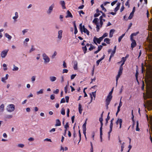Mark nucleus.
<instances>
[{
	"label": "nucleus",
	"mask_w": 152,
	"mask_h": 152,
	"mask_svg": "<svg viewBox=\"0 0 152 152\" xmlns=\"http://www.w3.org/2000/svg\"><path fill=\"white\" fill-rule=\"evenodd\" d=\"M65 99H64V98H62L61 99V102H60V103H64L65 102Z\"/></svg>",
	"instance_id": "obj_62"
},
{
	"label": "nucleus",
	"mask_w": 152,
	"mask_h": 152,
	"mask_svg": "<svg viewBox=\"0 0 152 152\" xmlns=\"http://www.w3.org/2000/svg\"><path fill=\"white\" fill-rule=\"evenodd\" d=\"M18 147L20 148H23L24 146V145L23 144H19L18 145Z\"/></svg>",
	"instance_id": "obj_40"
},
{
	"label": "nucleus",
	"mask_w": 152,
	"mask_h": 152,
	"mask_svg": "<svg viewBox=\"0 0 152 152\" xmlns=\"http://www.w3.org/2000/svg\"><path fill=\"white\" fill-rule=\"evenodd\" d=\"M49 79H50V80L51 82H53L55 81L56 80L57 78L56 77H55V76H51L50 77Z\"/></svg>",
	"instance_id": "obj_14"
},
{
	"label": "nucleus",
	"mask_w": 152,
	"mask_h": 152,
	"mask_svg": "<svg viewBox=\"0 0 152 152\" xmlns=\"http://www.w3.org/2000/svg\"><path fill=\"white\" fill-rule=\"evenodd\" d=\"M84 7V5H81V6H80L78 7V9H83V8Z\"/></svg>",
	"instance_id": "obj_64"
},
{
	"label": "nucleus",
	"mask_w": 152,
	"mask_h": 152,
	"mask_svg": "<svg viewBox=\"0 0 152 152\" xmlns=\"http://www.w3.org/2000/svg\"><path fill=\"white\" fill-rule=\"evenodd\" d=\"M117 1V0L115 1H113V2H112L111 3V5L112 6H113L114 4H115L116 3Z\"/></svg>",
	"instance_id": "obj_55"
},
{
	"label": "nucleus",
	"mask_w": 152,
	"mask_h": 152,
	"mask_svg": "<svg viewBox=\"0 0 152 152\" xmlns=\"http://www.w3.org/2000/svg\"><path fill=\"white\" fill-rule=\"evenodd\" d=\"M54 5V4H52L49 7L47 11V13L48 15H50L52 12Z\"/></svg>",
	"instance_id": "obj_6"
},
{
	"label": "nucleus",
	"mask_w": 152,
	"mask_h": 152,
	"mask_svg": "<svg viewBox=\"0 0 152 152\" xmlns=\"http://www.w3.org/2000/svg\"><path fill=\"white\" fill-rule=\"evenodd\" d=\"M86 120L85 123L83 124L82 126V128L83 130V133L85 137H86Z\"/></svg>",
	"instance_id": "obj_7"
},
{
	"label": "nucleus",
	"mask_w": 152,
	"mask_h": 152,
	"mask_svg": "<svg viewBox=\"0 0 152 152\" xmlns=\"http://www.w3.org/2000/svg\"><path fill=\"white\" fill-rule=\"evenodd\" d=\"M108 36V34L107 33H105L103 34V35L102 36L104 38V37H107Z\"/></svg>",
	"instance_id": "obj_56"
},
{
	"label": "nucleus",
	"mask_w": 152,
	"mask_h": 152,
	"mask_svg": "<svg viewBox=\"0 0 152 152\" xmlns=\"http://www.w3.org/2000/svg\"><path fill=\"white\" fill-rule=\"evenodd\" d=\"M59 91V89H56V91H53V93L54 94H58Z\"/></svg>",
	"instance_id": "obj_50"
},
{
	"label": "nucleus",
	"mask_w": 152,
	"mask_h": 152,
	"mask_svg": "<svg viewBox=\"0 0 152 152\" xmlns=\"http://www.w3.org/2000/svg\"><path fill=\"white\" fill-rule=\"evenodd\" d=\"M126 60V58H124V57H123L122 58V60L121 61H120V62H118V63H120L122 62V61H123V62L125 63V61Z\"/></svg>",
	"instance_id": "obj_45"
},
{
	"label": "nucleus",
	"mask_w": 152,
	"mask_h": 152,
	"mask_svg": "<svg viewBox=\"0 0 152 152\" xmlns=\"http://www.w3.org/2000/svg\"><path fill=\"white\" fill-rule=\"evenodd\" d=\"M13 68L12 69L13 71H16L18 70L19 68L18 67L16 66L15 65H13Z\"/></svg>",
	"instance_id": "obj_30"
},
{
	"label": "nucleus",
	"mask_w": 152,
	"mask_h": 152,
	"mask_svg": "<svg viewBox=\"0 0 152 152\" xmlns=\"http://www.w3.org/2000/svg\"><path fill=\"white\" fill-rule=\"evenodd\" d=\"M119 122L120 124V127L119 128L120 129L121 128L122 124V120L121 119H118V121H117V123Z\"/></svg>",
	"instance_id": "obj_26"
},
{
	"label": "nucleus",
	"mask_w": 152,
	"mask_h": 152,
	"mask_svg": "<svg viewBox=\"0 0 152 152\" xmlns=\"http://www.w3.org/2000/svg\"><path fill=\"white\" fill-rule=\"evenodd\" d=\"M115 51H112V53H111V55L110 56V58H112L114 56V55L115 53Z\"/></svg>",
	"instance_id": "obj_46"
},
{
	"label": "nucleus",
	"mask_w": 152,
	"mask_h": 152,
	"mask_svg": "<svg viewBox=\"0 0 152 152\" xmlns=\"http://www.w3.org/2000/svg\"><path fill=\"white\" fill-rule=\"evenodd\" d=\"M5 37L7 38L9 40L11 39L12 38L11 36L9 35L7 33L5 34Z\"/></svg>",
	"instance_id": "obj_24"
},
{
	"label": "nucleus",
	"mask_w": 152,
	"mask_h": 152,
	"mask_svg": "<svg viewBox=\"0 0 152 152\" xmlns=\"http://www.w3.org/2000/svg\"><path fill=\"white\" fill-rule=\"evenodd\" d=\"M7 79H6V78L5 77H3L1 78V80L2 82L5 83L6 81H5Z\"/></svg>",
	"instance_id": "obj_54"
},
{
	"label": "nucleus",
	"mask_w": 152,
	"mask_h": 152,
	"mask_svg": "<svg viewBox=\"0 0 152 152\" xmlns=\"http://www.w3.org/2000/svg\"><path fill=\"white\" fill-rule=\"evenodd\" d=\"M136 130V131H139L140 130V129L139 128V123L138 121H137V125Z\"/></svg>",
	"instance_id": "obj_37"
},
{
	"label": "nucleus",
	"mask_w": 152,
	"mask_h": 152,
	"mask_svg": "<svg viewBox=\"0 0 152 152\" xmlns=\"http://www.w3.org/2000/svg\"><path fill=\"white\" fill-rule=\"evenodd\" d=\"M112 128H113L112 127L110 126V130L109 132H108V138H109V140H110V133L112 131Z\"/></svg>",
	"instance_id": "obj_35"
},
{
	"label": "nucleus",
	"mask_w": 152,
	"mask_h": 152,
	"mask_svg": "<svg viewBox=\"0 0 152 152\" xmlns=\"http://www.w3.org/2000/svg\"><path fill=\"white\" fill-rule=\"evenodd\" d=\"M80 29V31L82 33L83 29V31L85 33H86L87 35H89V31L86 28H85L84 26H82V24L80 23L79 25Z\"/></svg>",
	"instance_id": "obj_2"
},
{
	"label": "nucleus",
	"mask_w": 152,
	"mask_h": 152,
	"mask_svg": "<svg viewBox=\"0 0 152 152\" xmlns=\"http://www.w3.org/2000/svg\"><path fill=\"white\" fill-rule=\"evenodd\" d=\"M121 74H122L121 73H119L118 72V74L117 75L116 77V85L118 83V80Z\"/></svg>",
	"instance_id": "obj_23"
},
{
	"label": "nucleus",
	"mask_w": 152,
	"mask_h": 152,
	"mask_svg": "<svg viewBox=\"0 0 152 152\" xmlns=\"http://www.w3.org/2000/svg\"><path fill=\"white\" fill-rule=\"evenodd\" d=\"M4 106L3 104H2L0 106V112H3L4 110Z\"/></svg>",
	"instance_id": "obj_25"
},
{
	"label": "nucleus",
	"mask_w": 152,
	"mask_h": 152,
	"mask_svg": "<svg viewBox=\"0 0 152 152\" xmlns=\"http://www.w3.org/2000/svg\"><path fill=\"white\" fill-rule=\"evenodd\" d=\"M113 120H114L113 118H112L111 120V121H110V126L112 127H113Z\"/></svg>",
	"instance_id": "obj_48"
},
{
	"label": "nucleus",
	"mask_w": 152,
	"mask_h": 152,
	"mask_svg": "<svg viewBox=\"0 0 152 152\" xmlns=\"http://www.w3.org/2000/svg\"><path fill=\"white\" fill-rule=\"evenodd\" d=\"M100 15V13H95L94 15V17H96L99 16Z\"/></svg>",
	"instance_id": "obj_44"
},
{
	"label": "nucleus",
	"mask_w": 152,
	"mask_h": 152,
	"mask_svg": "<svg viewBox=\"0 0 152 152\" xmlns=\"http://www.w3.org/2000/svg\"><path fill=\"white\" fill-rule=\"evenodd\" d=\"M65 98L66 100V102L68 103L69 102V97L68 96H66L65 97Z\"/></svg>",
	"instance_id": "obj_59"
},
{
	"label": "nucleus",
	"mask_w": 152,
	"mask_h": 152,
	"mask_svg": "<svg viewBox=\"0 0 152 152\" xmlns=\"http://www.w3.org/2000/svg\"><path fill=\"white\" fill-rule=\"evenodd\" d=\"M139 33V32H137L136 33H134L130 35V39H131V38H132L133 37L136 36L137 34H138Z\"/></svg>",
	"instance_id": "obj_29"
},
{
	"label": "nucleus",
	"mask_w": 152,
	"mask_h": 152,
	"mask_svg": "<svg viewBox=\"0 0 152 152\" xmlns=\"http://www.w3.org/2000/svg\"><path fill=\"white\" fill-rule=\"evenodd\" d=\"M43 58L44 60L45 63H49L50 60V58L45 53H43L42 54Z\"/></svg>",
	"instance_id": "obj_4"
},
{
	"label": "nucleus",
	"mask_w": 152,
	"mask_h": 152,
	"mask_svg": "<svg viewBox=\"0 0 152 152\" xmlns=\"http://www.w3.org/2000/svg\"><path fill=\"white\" fill-rule=\"evenodd\" d=\"M130 39L132 42L131 47L132 49H133V48L136 46V43L135 41L133 39V38H131Z\"/></svg>",
	"instance_id": "obj_10"
},
{
	"label": "nucleus",
	"mask_w": 152,
	"mask_h": 152,
	"mask_svg": "<svg viewBox=\"0 0 152 152\" xmlns=\"http://www.w3.org/2000/svg\"><path fill=\"white\" fill-rule=\"evenodd\" d=\"M61 125V123L59 120L58 119L56 120V124L55 126H60Z\"/></svg>",
	"instance_id": "obj_21"
},
{
	"label": "nucleus",
	"mask_w": 152,
	"mask_h": 152,
	"mask_svg": "<svg viewBox=\"0 0 152 152\" xmlns=\"http://www.w3.org/2000/svg\"><path fill=\"white\" fill-rule=\"evenodd\" d=\"M63 31L62 30H59L58 31V38L60 40L61 39L62 37V34Z\"/></svg>",
	"instance_id": "obj_13"
},
{
	"label": "nucleus",
	"mask_w": 152,
	"mask_h": 152,
	"mask_svg": "<svg viewBox=\"0 0 152 152\" xmlns=\"http://www.w3.org/2000/svg\"><path fill=\"white\" fill-rule=\"evenodd\" d=\"M73 68L75 70L77 69V61H75L74 62Z\"/></svg>",
	"instance_id": "obj_17"
},
{
	"label": "nucleus",
	"mask_w": 152,
	"mask_h": 152,
	"mask_svg": "<svg viewBox=\"0 0 152 152\" xmlns=\"http://www.w3.org/2000/svg\"><path fill=\"white\" fill-rule=\"evenodd\" d=\"M15 16L12 17V19L14 20V21L15 22L17 21V19L18 18V13L17 12H16L15 13Z\"/></svg>",
	"instance_id": "obj_11"
},
{
	"label": "nucleus",
	"mask_w": 152,
	"mask_h": 152,
	"mask_svg": "<svg viewBox=\"0 0 152 152\" xmlns=\"http://www.w3.org/2000/svg\"><path fill=\"white\" fill-rule=\"evenodd\" d=\"M110 40L107 38H106L104 39V41L106 42L107 44H109L110 43Z\"/></svg>",
	"instance_id": "obj_31"
},
{
	"label": "nucleus",
	"mask_w": 152,
	"mask_h": 152,
	"mask_svg": "<svg viewBox=\"0 0 152 152\" xmlns=\"http://www.w3.org/2000/svg\"><path fill=\"white\" fill-rule=\"evenodd\" d=\"M31 47H32L29 50V52L30 53L32 51H34L35 50V48H34V47L33 45H32L31 46Z\"/></svg>",
	"instance_id": "obj_43"
},
{
	"label": "nucleus",
	"mask_w": 152,
	"mask_h": 152,
	"mask_svg": "<svg viewBox=\"0 0 152 152\" xmlns=\"http://www.w3.org/2000/svg\"><path fill=\"white\" fill-rule=\"evenodd\" d=\"M102 8V10L104 11V12L106 11V9L104 7V5L103 4H102L100 6Z\"/></svg>",
	"instance_id": "obj_39"
},
{
	"label": "nucleus",
	"mask_w": 152,
	"mask_h": 152,
	"mask_svg": "<svg viewBox=\"0 0 152 152\" xmlns=\"http://www.w3.org/2000/svg\"><path fill=\"white\" fill-rule=\"evenodd\" d=\"M60 4L62 6L63 9H65L66 7H65V3L64 1H61L60 2Z\"/></svg>",
	"instance_id": "obj_18"
},
{
	"label": "nucleus",
	"mask_w": 152,
	"mask_h": 152,
	"mask_svg": "<svg viewBox=\"0 0 152 152\" xmlns=\"http://www.w3.org/2000/svg\"><path fill=\"white\" fill-rule=\"evenodd\" d=\"M95 47L93 45H92L90 44V48H89V50L90 51H91L93 50V49H95Z\"/></svg>",
	"instance_id": "obj_33"
},
{
	"label": "nucleus",
	"mask_w": 152,
	"mask_h": 152,
	"mask_svg": "<svg viewBox=\"0 0 152 152\" xmlns=\"http://www.w3.org/2000/svg\"><path fill=\"white\" fill-rule=\"evenodd\" d=\"M102 45H99L98 47V50L99 51L102 49Z\"/></svg>",
	"instance_id": "obj_58"
},
{
	"label": "nucleus",
	"mask_w": 152,
	"mask_h": 152,
	"mask_svg": "<svg viewBox=\"0 0 152 152\" xmlns=\"http://www.w3.org/2000/svg\"><path fill=\"white\" fill-rule=\"evenodd\" d=\"M134 13L131 12L128 17V19L129 20L131 19L134 16Z\"/></svg>",
	"instance_id": "obj_32"
},
{
	"label": "nucleus",
	"mask_w": 152,
	"mask_h": 152,
	"mask_svg": "<svg viewBox=\"0 0 152 152\" xmlns=\"http://www.w3.org/2000/svg\"><path fill=\"white\" fill-rule=\"evenodd\" d=\"M15 110V106L12 104L8 105L7 108V110L9 112H12Z\"/></svg>",
	"instance_id": "obj_3"
},
{
	"label": "nucleus",
	"mask_w": 152,
	"mask_h": 152,
	"mask_svg": "<svg viewBox=\"0 0 152 152\" xmlns=\"http://www.w3.org/2000/svg\"><path fill=\"white\" fill-rule=\"evenodd\" d=\"M28 31V29H25L22 31V33L23 35H24L25 34L27 33Z\"/></svg>",
	"instance_id": "obj_42"
},
{
	"label": "nucleus",
	"mask_w": 152,
	"mask_h": 152,
	"mask_svg": "<svg viewBox=\"0 0 152 152\" xmlns=\"http://www.w3.org/2000/svg\"><path fill=\"white\" fill-rule=\"evenodd\" d=\"M82 49H83V50L84 51V53L85 54L86 53V51L87 50V48L86 47V46H85L84 47H82Z\"/></svg>",
	"instance_id": "obj_34"
},
{
	"label": "nucleus",
	"mask_w": 152,
	"mask_h": 152,
	"mask_svg": "<svg viewBox=\"0 0 152 152\" xmlns=\"http://www.w3.org/2000/svg\"><path fill=\"white\" fill-rule=\"evenodd\" d=\"M68 70L67 69H64L63 71V73H67L68 72Z\"/></svg>",
	"instance_id": "obj_63"
},
{
	"label": "nucleus",
	"mask_w": 152,
	"mask_h": 152,
	"mask_svg": "<svg viewBox=\"0 0 152 152\" xmlns=\"http://www.w3.org/2000/svg\"><path fill=\"white\" fill-rule=\"evenodd\" d=\"M57 53L56 51H55L54 52V53L51 56L52 58H54L55 56L57 55Z\"/></svg>",
	"instance_id": "obj_36"
},
{
	"label": "nucleus",
	"mask_w": 152,
	"mask_h": 152,
	"mask_svg": "<svg viewBox=\"0 0 152 152\" xmlns=\"http://www.w3.org/2000/svg\"><path fill=\"white\" fill-rule=\"evenodd\" d=\"M102 126H101L100 128V134H102Z\"/></svg>",
	"instance_id": "obj_60"
},
{
	"label": "nucleus",
	"mask_w": 152,
	"mask_h": 152,
	"mask_svg": "<svg viewBox=\"0 0 152 152\" xmlns=\"http://www.w3.org/2000/svg\"><path fill=\"white\" fill-rule=\"evenodd\" d=\"M68 83L67 85H66L65 87H64V91L65 93H67V90L68 88Z\"/></svg>",
	"instance_id": "obj_49"
},
{
	"label": "nucleus",
	"mask_w": 152,
	"mask_h": 152,
	"mask_svg": "<svg viewBox=\"0 0 152 152\" xmlns=\"http://www.w3.org/2000/svg\"><path fill=\"white\" fill-rule=\"evenodd\" d=\"M93 41L97 45V43L99 44H100L101 41L99 40V38H97L96 37H95L94 38Z\"/></svg>",
	"instance_id": "obj_12"
},
{
	"label": "nucleus",
	"mask_w": 152,
	"mask_h": 152,
	"mask_svg": "<svg viewBox=\"0 0 152 152\" xmlns=\"http://www.w3.org/2000/svg\"><path fill=\"white\" fill-rule=\"evenodd\" d=\"M76 76V74H73L71 76V80L74 79L75 76Z\"/></svg>",
	"instance_id": "obj_53"
},
{
	"label": "nucleus",
	"mask_w": 152,
	"mask_h": 152,
	"mask_svg": "<svg viewBox=\"0 0 152 152\" xmlns=\"http://www.w3.org/2000/svg\"><path fill=\"white\" fill-rule=\"evenodd\" d=\"M4 31V29L3 28L0 29V39H1L3 37V34L1 32L3 31Z\"/></svg>",
	"instance_id": "obj_38"
},
{
	"label": "nucleus",
	"mask_w": 152,
	"mask_h": 152,
	"mask_svg": "<svg viewBox=\"0 0 152 152\" xmlns=\"http://www.w3.org/2000/svg\"><path fill=\"white\" fill-rule=\"evenodd\" d=\"M9 50L5 49L2 50L0 53V56L2 58H5L7 56Z\"/></svg>",
	"instance_id": "obj_5"
},
{
	"label": "nucleus",
	"mask_w": 152,
	"mask_h": 152,
	"mask_svg": "<svg viewBox=\"0 0 152 152\" xmlns=\"http://www.w3.org/2000/svg\"><path fill=\"white\" fill-rule=\"evenodd\" d=\"M98 21L99 19L97 18H95L93 21V23H95L96 26V29L97 32H98L99 31L100 28V25H99L98 22Z\"/></svg>",
	"instance_id": "obj_1"
},
{
	"label": "nucleus",
	"mask_w": 152,
	"mask_h": 152,
	"mask_svg": "<svg viewBox=\"0 0 152 152\" xmlns=\"http://www.w3.org/2000/svg\"><path fill=\"white\" fill-rule=\"evenodd\" d=\"M69 127V124L68 122H67L66 123L65 125L64 126V128L65 129H67Z\"/></svg>",
	"instance_id": "obj_52"
},
{
	"label": "nucleus",
	"mask_w": 152,
	"mask_h": 152,
	"mask_svg": "<svg viewBox=\"0 0 152 152\" xmlns=\"http://www.w3.org/2000/svg\"><path fill=\"white\" fill-rule=\"evenodd\" d=\"M61 113L63 115H65V110L63 108H62V110L61 112Z\"/></svg>",
	"instance_id": "obj_47"
},
{
	"label": "nucleus",
	"mask_w": 152,
	"mask_h": 152,
	"mask_svg": "<svg viewBox=\"0 0 152 152\" xmlns=\"http://www.w3.org/2000/svg\"><path fill=\"white\" fill-rule=\"evenodd\" d=\"M115 31V30L114 29H111L110 30V32L109 37H112L113 36V34Z\"/></svg>",
	"instance_id": "obj_20"
},
{
	"label": "nucleus",
	"mask_w": 152,
	"mask_h": 152,
	"mask_svg": "<svg viewBox=\"0 0 152 152\" xmlns=\"http://www.w3.org/2000/svg\"><path fill=\"white\" fill-rule=\"evenodd\" d=\"M121 98H122V97H121V98L120 102H119V105L118 107V110H120V108L121 107V106H122V102L121 101Z\"/></svg>",
	"instance_id": "obj_27"
},
{
	"label": "nucleus",
	"mask_w": 152,
	"mask_h": 152,
	"mask_svg": "<svg viewBox=\"0 0 152 152\" xmlns=\"http://www.w3.org/2000/svg\"><path fill=\"white\" fill-rule=\"evenodd\" d=\"M71 17L72 18L73 17L72 15L70 12L69 10L67 11V15L66 16V18Z\"/></svg>",
	"instance_id": "obj_19"
},
{
	"label": "nucleus",
	"mask_w": 152,
	"mask_h": 152,
	"mask_svg": "<svg viewBox=\"0 0 152 152\" xmlns=\"http://www.w3.org/2000/svg\"><path fill=\"white\" fill-rule=\"evenodd\" d=\"M123 70V67H120L119 71L118 72L119 73H121L122 74V70Z\"/></svg>",
	"instance_id": "obj_41"
},
{
	"label": "nucleus",
	"mask_w": 152,
	"mask_h": 152,
	"mask_svg": "<svg viewBox=\"0 0 152 152\" xmlns=\"http://www.w3.org/2000/svg\"><path fill=\"white\" fill-rule=\"evenodd\" d=\"M112 98V96L108 95L106 99V103L107 104H109Z\"/></svg>",
	"instance_id": "obj_8"
},
{
	"label": "nucleus",
	"mask_w": 152,
	"mask_h": 152,
	"mask_svg": "<svg viewBox=\"0 0 152 152\" xmlns=\"http://www.w3.org/2000/svg\"><path fill=\"white\" fill-rule=\"evenodd\" d=\"M124 5H123L121 7V8L120 9V12H122L124 10Z\"/></svg>",
	"instance_id": "obj_61"
},
{
	"label": "nucleus",
	"mask_w": 152,
	"mask_h": 152,
	"mask_svg": "<svg viewBox=\"0 0 152 152\" xmlns=\"http://www.w3.org/2000/svg\"><path fill=\"white\" fill-rule=\"evenodd\" d=\"M50 98L52 100H53L55 99V95L54 94H52L50 95Z\"/></svg>",
	"instance_id": "obj_51"
},
{
	"label": "nucleus",
	"mask_w": 152,
	"mask_h": 152,
	"mask_svg": "<svg viewBox=\"0 0 152 152\" xmlns=\"http://www.w3.org/2000/svg\"><path fill=\"white\" fill-rule=\"evenodd\" d=\"M44 90L43 89H41L39 91L37 92V95H39L40 94H42L43 93V91Z\"/></svg>",
	"instance_id": "obj_28"
},
{
	"label": "nucleus",
	"mask_w": 152,
	"mask_h": 152,
	"mask_svg": "<svg viewBox=\"0 0 152 152\" xmlns=\"http://www.w3.org/2000/svg\"><path fill=\"white\" fill-rule=\"evenodd\" d=\"M13 117V115H12L6 114L4 115V119L5 121H7L8 119L12 118Z\"/></svg>",
	"instance_id": "obj_9"
},
{
	"label": "nucleus",
	"mask_w": 152,
	"mask_h": 152,
	"mask_svg": "<svg viewBox=\"0 0 152 152\" xmlns=\"http://www.w3.org/2000/svg\"><path fill=\"white\" fill-rule=\"evenodd\" d=\"M121 5V3L118 2L117 3V7L115 8L114 11L115 12H117L119 9Z\"/></svg>",
	"instance_id": "obj_16"
},
{
	"label": "nucleus",
	"mask_w": 152,
	"mask_h": 152,
	"mask_svg": "<svg viewBox=\"0 0 152 152\" xmlns=\"http://www.w3.org/2000/svg\"><path fill=\"white\" fill-rule=\"evenodd\" d=\"M78 109L79 113H80V114H81L82 113L83 109L82 108L81 105V104H79Z\"/></svg>",
	"instance_id": "obj_22"
},
{
	"label": "nucleus",
	"mask_w": 152,
	"mask_h": 152,
	"mask_svg": "<svg viewBox=\"0 0 152 152\" xmlns=\"http://www.w3.org/2000/svg\"><path fill=\"white\" fill-rule=\"evenodd\" d=\"M102 16H101L99 17L100 22L99 24L100 25V28H101L103 24Z\"/></svg>",
	"instance_id": "obj_15"
},
{
	"label": "nucleus",
	"mask_w": 152,
	"mask_h": 152,
	"mask_svg": "<svg viewBox=\"0 0 152 152\" xmlns=\"http://www.w3.org/2000/svg\"><path fill=\"white\" fill-rule=\"evenodd\" d=\"M31 81L33 82L35 80V76H32L31 78Z\"/></svg>",
	"instance_id": "obj_57"
}]
</instances>
